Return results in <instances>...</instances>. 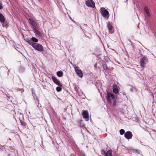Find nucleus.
<instances>
[{
	"label": "nucleus",
	"mask_w": 156,
	"mask_h": 156,
	"mask_svg": "<svg viewBox=\"0 0 156 156\" xmlns=\"http://www.w3.org/2000/svg\"><path fill=\"white\" fill-rule=\"evenodd\" d=\"M31 91L32 92V94L35 100H36L37 99V97L36 94H35L34 91V90L33 88L31 89Z\"/></svg>",
	"instance_id": "16"
},
{
	"label": "nucleus",
	"mask_w": 156,
	"mask_h": 156,
	"mask_svg": "<svg viewBox=\"0 0 156 156\" xmlns=\"http://www.w3.org/2000/svg\"><path fill=\"white\" fill-rule=\"evenodd\" d=\"M124 136L126 139L129 140L132 138L133 134L130 131H128L125 133Z\"/></svg>",
	"instance_id": "8"
},
{
	"label": "nucleus",
	"mask_w": 156,
	"mask_h": 156,
	"mask_svg": "<svg viewBox=\"0 0 156 156\" xmlns=\"http://www.w3.org/2000/svg\"><path fill=\"white\" fill-rule=\"evenodd\" d=\"M100 12L101 15L105 19L108 20L109 17V13L108 11L104 7H101L100 9Z\"/></svg>",
	"instance_id": "1"
},
{
	"label": "nucleus",
	"mask_w": 156,
	"mask_h": 156,
	"mask_svg": "<svg viewBox=\"0 0 156 156\" xmlns=\"http://www.w3.org/2000/svg\"><path fill=\"white\" fill-rule=\"evenodd\" d=\"M101 154L103 155H104L106 153L105 151L103 149L101 150Z\"/></svg>",
	"instance_id": "23"
},
{
	"label": "nucleus",
	"mask_w": 156,
	"mask_h": 156,
	"mask_svg": "<svg viewBox=\"0 0 156 156\" xmlns=\"http://www.w3.org/2000/svg\"><path fill=\"white\" fill-rule=\"evenodd\" d=\"M106 98L108 102L111 103L112 100L115 99V96L113 94L108 92Z\"/></svg>",
	"instance_id": "5"
},
{
	"label": "nucleus",
	"mask_w": 156,
	"mask_h": 156,
	"mask_svg": "<svg viewBox=\"0 0 156 156\" xmlns=\"http://www.w3.org/2000/svg\"><path fill=\"white\" fill-rule=\"evenodd\" d=\"M3 9V6L0 3V9Z\"/></svg>",
	"instance_id": "26"
},
{
	"label": "nucleus",
	"mask_w": 156,
	"mask_h": 156,
	"mask_svg": "<svg viewBox=\"0 0 156 156\" xmlns=\"http://www.w3.org/2000/svg\"><path fill=\"white\" fill-rule=\"evenodd\" d=\"M107 27L109 30L110 33H112L113 32V31L112 30V26L110 23H107Z\"/></svg>",
	"instance_id": "11"
},
{
	"label": "nucleus",
	"mask_w": 156,
	"mask_h": 156,
	"mask_svg": "<svg viewBox=\"0 0 156 156\" xmlns=\"http://www.w3.org/2000/svg\"><path fill=\"white\" fill-rule=\"evenodd\" d=\"M140 63L142 67H144L148 61V59L146 56H144L142 58H140Z\"/></svg>",
	"instance_id": "4"
},
{
	"label": "nucleus",
	"mask_w": 156,
	"mask_h": 156,
	"mask_svg": "<svg viewBox=\"0 0 156 156\" xmlns=\"http://www.w3.org/2000/svg\"><path fill=\"white\" fill-rule=\"evenodd\" d=\"M39 1H40V0H38Z\"/></svg>",
	"instance_id": "32"
},
{
	"label": "nucleus",
	"mask_w": 156,
	"mask_h": 156,
	"mask_svg": "<svg viewBox=\"0 0 156 156\" xmlns=\"http://www.w3.org/2000/svg\"><path fill=\"white\" fill-rule=\"evenodd\" d=\"M113 93L116 94L119 92V91L117 86L115 84H114L113 85Z\"/></svg>",
	"instance_id": "10"
},
{
	"label": "nucleus",
	"mask_w": 156,
	"mask_h": 156,
	"mask_svg": "<svg viewBox=\"0 0 156 156\" xmlns=\"http://www.w3.org/2000/svg\"><path fill=\"white\" fill-rule=\"evenodd\" d=\"M130 90L131 91L133 92V89L132 88L130 89Z\"/></svg>",
	"instance_id": "27"
},
{
	"label": "nucleus",
	"mask_w": 156,
	"mask_h": 156,
	"mask_svg": "<svg viewBox=\"0 0 156 156\" xmlns=\"http://www.w3.org/2000/svg\"><path fill=\"white\" fill-rule=\"evenodd\" d=\"M83 117L84 119H87L89 118V115L87 111H83L82 112Z\"/></svg>",
	"instance_id": "13"
},
{
	"label": "nucleus",
	"mask_w": 156,
	"mask_h": 156,
	"mask_svg": "<svg viewBox=\"0 0 156 156\" xmlns=\"http://www.w3.org/2000/svg\"><path fill=\"white\" fill-rule=\"evenodd\" d=\"M70 20H73L72 19V18H71V17H70Z\"/></svg>",
	"instance_id": "29"
},
{
	"label": "nucleus",
	"mask_w": 156,
	"mask_h": 156,
	"mask_svg": "<svg viewBox=\"0 0 156 156\" xmlns=\"http://www.w3.org/2000/svg\"><path fill=\"white\" fill-rule=\"evenodd\" d=\"M69 156H71L70 155Z\"/></svg>",
	"instance_id": "33"
},
{
	"label": "nucleus",
	"mask_w": 156,
	"mask_h": 156,
	"mask_svg": "<svg viewBox=\"0 0 156 156\" xmlns=\"http://www.w3.org/2000/svg\"><path fill=\"white\" fill-rule=\"evenodd\" d=\"M52 79L53 82L57 85L60 87H62V84L58 80L57 78L54 76H52Z\"/></svg>",
	"instance_id": "9"
},
{
	"label": "nucleus",
	"mask_w": 156,
	"mask_h": 156,
	"mask_svg": "<svg viewBox=\"0 0 156 156\" xmlns=\"http://www.w3.org/2000/svg\"><path fill=\"white\" fill-rule=\"evenodd\" d=\"M86 4L87 6L94 8L95 5L94 2L92 0H88L86 2Z\"/></svg>",
	"instance_id": "6"
},
{
	"label": "nucleus",
	"mask_w": 156,
	"mask_h": 156,
	"mask_svg": "<svg viewBox=\"0 0 156 156\" xmlns=\"http://www.w3.org/2000/svg\"><path fill=\"white\" fill-rule=\"evenodd\" d=\"M112 150L108 151L105 154V156H112Z\"/></svg>",
	"instance_id": "15"
},
{
	"label": "nucleus",
	"mask_w": 156,
	"mask_h": 156,
	"mask_svg": "<svg viewBox=\"0 0 156 156\" xmlns=\"http://www.w3.org/2000/svg\"><path fill=\"white\" fill-rule=\"evenodd\" d=\"M61 87H57L56 88V90L58 92H60L62 90Z\"/></svg>",
	"instance_id": "21"
},
{
	"label": "nucleus",
	"mask_w": 156,
	"mask_h": 156,
	"mask_svg": "<svg viewBox=\"0 0 156 156\" xmlns=\"http://www.w3.org/2000/svg\"><path fill=\"white\" fill-rule=\"evenodd\" d=\"M38 40L35 37H32L30 39H27L26 41L30 45L33 46L36 42H38Z\"/></svg>",
	"instance_id": "2"
},
{
	"label": "nucleus",
	"mask_w": 156,
	"mask_h": 156,
	"mask_svg": "<svg viewBox=\"0 0 156 156\" xmlns=\"http://www.w3.org/2000/svg\"><path fill=\"white\" fill-rule=\"evenodd\" d=\"M19 91H20L22 93L23 92H24V90L23 89H19Z\"/></svg>",
	"instance_id": "25"
},
{
	"label": "nucleus",
	"mask_w": 156,
	"mask_h": 156,
	"mask_svg": "<svg viewBox=\"0 0 156 156\" xmlns=\"http://www.w3.org/2000/svg\"><path fill=\"white\" fill-rule=\"evenodd\" d=\"M0 21L2 23L5 21V17L2 13H0Z\"/></svg>",
	"instance_id": "14"
},
{
	"label": "nucleus",
	"mask_w": 156,
	"mask_h": 156,
	"mask_svg": "<svg viewBox=\"0 0 156 156\" xmlns=\"http://www.w3.org/2000/svg\"><path fill=\"white\" fill-rule=\"evenodd\" d=\"M120 134L121 135H122L125 133V130L123 129H121L119 131Z\"/></svg>",
	"instance_id": "22"
},
{
	"label": "nucleus",
	"mask_w": 156,
	"mask_h": 156,
	"mask_svg": "<svg viewBox=\"0 0 156 156\" xmlns=\"http://www.w3.org/2000/svg\"><path fill=\"white\" fill-rule=\"evenodd\" d=\"M112 49L113 51H115L114 50V49Z\"/></svg>",
	"instance_id": "31"
},
{
	"label": "nucleus",
	"mask_w": 156,
	"mask_h": 156,
	"mask_svg": "<svg viewBox=\"0 0 156 156\" xmlns=\"http://www.w3.org/2000/svg\"><path fill=\"white\" fill-rule=\"evenodd\" d=\"M102 66L104 70H107V66L105 63H104L102 64Z\"/></svg>",
	"instance_id": "20"
},
{
	"label": "nucleus",
	"mask_w": 156,
	"mask_h": 156,
	"mask_svg": "<svg viewBox=\"0 0 156 156\" xmlns=\"http://www.w3.org/2000/svg\"><path fill=\"white\" fill-rule=\"evenodd\" d=\"M57 75L59 77H61L63 75V72L61 71H58L57 72Z\"/></svg>",
	"instance_id": "18"
},
{
	"label": "nucleus",
	"mask_w": 156,
	"mask_h": 156,
	"mask_svg": "<svg viewBox=\"0 0 156 156\" xmlns=\"http://www.w3.org/2000/svg\"><path fill=\"white\" fill-rule=\"evenodd\" d=\"M71 156H75L74 154H72L70 155Z\"/></svg>",
	"instance_id": "28"
},
{
	"label": "nucleus",
	"mask_w": 156,
	"mask_h": 156,
	"mask_svg": "<svg viewBox=\"0 0 156 156\" xmlns=\"http://www.w3.org/2000/svg\"><path fill=\"white\" fill-rule=\"evenodd\" d=\"M32 46L35 50L41 52L44 50L43 47L40 44L35 43V44H34L33 46Z\"/></svg>",
	"instance_id": "3"
},
{
	"label": "nucleus",
	"mask_w": 156,
	"mask_h": 156,
	"mask_svg": "<svg viewBox=\"0 0 156 156\" xmlns=\"http://www.w3.org/2000/svg\"><path fill=\"white\" fill-rule=\"evenodd\" d=\"M35 33H36L37 35H41V33L40 31H39L37 30V28L34 30Z\"/></svg>",
	"instance_id": "19"
},
{
	"label": "nucleus",
	"mask_w": 156,
	"mask_h": 156,
	"mask_svg": "<svg viewBox=\"0 0 156 156\" xmlns=\"http://www.w3.org/2000/svg\"><path fill=\"white\" fill-rule=\"evenodd\" d=\"M29 20L31 24L33 26L34 30L37 28V23L31 19H30Z\"/></svg>",
	"instance_id": "12"
},
{
	"label": "nucleus",
	"mask_w": 156,
	"mask_h": 156,
	"mask_svg": "<svg viewBox=\"0 0 156 156\" xmlns=\"http://www.w3.org/2000/svg\"><path fill=\"white\" fill-rule=\"evenodd\" d=\"M144 10L145 12L146 13L148 16H150V13L149 12V10L147 7L145 6L144 8Z\"/></svg>",
	"instance_id": "17"
},
{
	"label": "nucleus",
	"mask_w": 156,
	"mask_h": 156,
	"mask_svg": "<svg viewBox=\"0 0 156 156\" xmlns=\"http://www.w3.org/2000/svg\"><path fill=\"white\" fill-rule=\"evenodd\" d=\"M8 72H9V73H10V70H8Z\"/></svg>",
	"instance_id": "30"
},
{
	"label": "nucleus",
	"mask_w": 156,
	"mask_h": 156,
	"mask_svg": "<svg viewBox=\"0 0 156 156\" xmlns=\"http://www.w3.org/2000/svg\"><path fill=\"white\" fill-rule=\"evenodd\" d=\"M21 124L23 126H24L25 127H26V124L24 122L21 121Z\"/></svg>",
	"instance_id": "24"
},
{
	"label": "nucleus",
	"mask_w": 156,
	"mask_h": 156,
	"mask_svg": "<svg viewBox=\"0 0 156 156\" xmlns=\"http://www.w3.org/2000/svg\"><path fill=\"white\" fill-rule=\"evenodd\" d=\"M75 70L77 76L82 78L83 77V73L79 69V68L78 66L75 67Z\"/></svg>",
	"instance_id": "7"
}]
</instances>
